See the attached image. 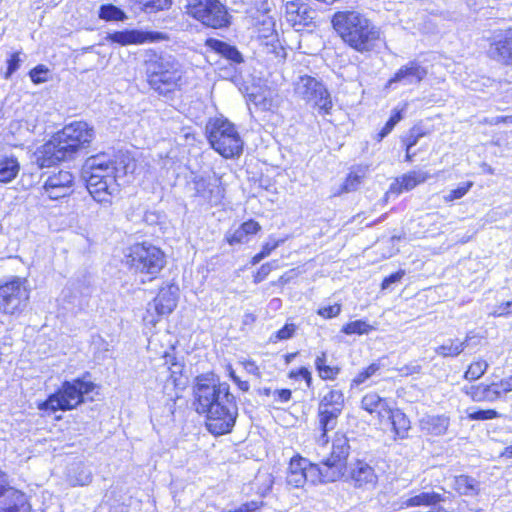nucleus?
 Instances as JSON below:
<instances>
[{
    "label": "nucleus",
    "mask_w": 512,
    "mask_h": 512,
    "mask_svg": "<svg viewBox=\"0 0 512 512\" xmlns=\"http://www.w3.org/2000/svg\"><path fill=\"white\" fill-rule=\"evenodd\" d=\"M48 72V69L45 68L43 65H38L35 68H33L29 75L33 83L38 84L45 81V78L41 77L42 74H46Z\"/></svg>",
    "instance_id": "obj_58"
},
{
    "label": "nucleus",
    "mask_w": 512,
    "mask_h": 512,
    "mask_svg": "<svg viewBox=\"0 0 512 512\" xmlns=\"http://www.w3.org/2000/svg\"><path fill=\"white\" fill-rule=\"evenodd\" d=\"M331 24L343 43L361 54L375 51L382 40L381 28L355 10L334 13Z\"/></svg>",
    "instance_id": "obj_3"
},
{
    "label": "nucleus",
    "mask_w": 512,
    "mask_h": 512,
    "mask_svg": "<svg viewBox=\"0 0 512 512\" xmlns=\"http://www.w3.org/2000/svg\"><path fill=\"white\" fill-rule=\"evenodd\" d=\"M444 501V497L442 494L434 492V491H412L408 495H405L401 498L400 507L401 508H409V507H428L433 510V507Z\"/></svg>",
    "instance_id": "obj_20"
},
{
    "label": "nucleus",
    "mask_w": 512,
    "mask_h": 512,
    "mask_svg": "<svg viewBox=\"0 0 512 512\" xmlns=\"http://www.w3.org/2000/svg\"><path fill=\"white\" fill-rule=\"evenodd\" d=\"M450 425V418L446 415H425L420 419L422 431L434 436L444 435Z\"/></svg>",
    "instance_id": "obj_26"
},
{
    "label": "nucleus",
    "mask_w": 512,
    "mask_h": 512,
    "mask_svg": "<svg viewBox=\"0 0 512 512\" xmlns=\"http://www.w3.org/2000/svg\"><path fill=\"white\" fill-rule=\"evenodd\" d=\"M345 401L341 390H329L319 401L318 408L342 413Z\"/></svg>",
    "instance_id": "obj_32"
},
{
    "label": "nucleus",
    "mask_w": 512,
    "mask_h": 512,
    "mask_svg": "<svg viewBox=\"0 0 512 512\" xmlns=\"http://www.w3.org/2000/svg\"><path fill=\"white\" fill-rule=\"evenodd\" d=\"M96 385L85 380V377L64 381L61 387L50 394L45 401L38 403L37 408L43 412L69 411L77 408L85 401V395L95 389Z\"/></svg>",
    "instance_id": "obj_6"
},
{
    "label": "nucleus",
    "mask_w": 512,
    "mask_h": 512,
    "mask_svg": "<svg viewBox=\"0 0 512 512\" xmlns=\"http://www.w3.org/2000/svg\"><path fill=\"white\" fill-rule=\"evenodd\" d=\"M193 183L194 189L198 196H201L203 198H209V196L207 195V190L210 186V183L205 178L195 177Z\"/></svg>",
    "instance_id": "obj_49"
},
{
    "label": "nucleus",
    "mask_w": 512,
    "mask_h": 512,
    "mask_svg": "<svg viewBox=\"0 0 512 512\" xmlns=\"http://www.w3.org/2000/svg\"><path fill=\"white\" fill-rule=\"evenodd\" d=\"M264 505L263 501H249L241 504L235 509L224 510L222 512H255Z\"/></svg>",
    "instance_id": "obj_48"
},
{
    "label": "nucleus",
    "mask_w": 512,
    "mask_h": 512,
    "mask_svg": "<svg viewBox=\"0 0 512 512\" xmlns=\"http://www.w3.org/2000/svg\"><path fill=\"white\" fill-rule=\"evenodd\" d=\"M74 474H70V482L73 485L84 486L91 482L92 474L90 470L85 468L83 465L78 464L73 469Z\"/></svg>",
    "instance_id": "obj_36"
},
{
    "label": "nucleus",
    "mask_w": 512,
    "mask_h": 512,
    "mask_svg": "<svg viewBox=\"0 0 512 512\" xmlns=\"http://www.w3.org/2000/svg\"><path fill=\"white\" fill-rule=\"evenodd\" d=\"M315 368L319 377L323 380H334L340 373V368L337 366H330L327 364L326 352H321L315 359Z\"/></svg>",
    "instance_id": "obj_34"
},
{
    "label": "nucleus",
    "mask_w": 512,
    "mask_h": 512,
    "mask_svg": "<svg viewBox=\"0 0 512 512\" xmlns=\"http://www.w3.org/2000/svg\"><path fill=\"white\" fill-rule=\"evenodd\" d=\"M473 182L467 181L459 185L456 189H452L449 191L447 195L444 196L445 201L451 202L457 199L462 198L467 194V192L472 188Z\"/></svg>",
    "instance_id": "obj_42"
},
{
    "label": "nucleus",
    "mask_w": 512,
    "mask_h": 512,
    "mask_svg": "<svg viewBox=\"0 0 512 512\" xmlns=\"http://www.w3.org/2000/svg\"><path fill=\"white\" fill-rule=\"evenodd\" d=\"M471 339L472 336L470 333L466 335L463 341L448 339L442 345L435 348V353L442 357H456L464 351Z\"/></svg>",
    "instance_id": "obj_31"
},
{
    "label": "nucleus",
    "mask_w": 512,
    "mask_h": 512,
    "mask_svg": "<svg viewBox=\"0 0 512 512\" xmlns=\"http://www.w3.org/2000/svg\"><path fill=\"white\" fill-rule=\"evenodd\" d=\"M286 481L294 488L303 487L307 481L325 483L320 465L312 464L302 457L291 459Z\"/></svg>",
    "instance_id": "obj_13"
},
{
    "label": "nucleus",
    "mask_w": 512,
    "mask_h": 512,
    "mask_svg": "<svg viewBox=\"0 0 512 512\" xmlns=\"http://www.w3.org/2000/svg\"><path fill=\"white\" fill-rule=\"evenodd\" d=\"M125 263L136 274H140L142 282L154 280L166 265V255L157 246L148 243H135L125 254Z\"/></svg>",
    "instance_id": "obj_5"
},
{
    "label": "nucleus",
    "mask_w": 512,
    "mask_h": 512,
    "mask_svg": "<svg viewBox=\"0 0 512 512\" xmlns=\"http://www.w3.org/2000/svg\"><path fill=\"white\" fill-rule=\"evenodd\" d=\"M404 275H405L404 270H399L395 273H392L388 277L384 278V280L382 281V284H381V288L383 290L391 289L392 284L400 282Z\"/></svg>",
    "instance_id": "obj_52"
},
{
    "label": "nucleus",
    "mask_w": 512,
    "mask_h": 512,
    "mask_svg": "<svg viewBox=\"0 0 512 512\" xmlns=\"http://www.w3.org/2000/svg\"><path fill=\"white\" fill-rule=\"evenodd\" d=\"M464 392L475 402H494L499 398V391L496 389L495 383L489 385H471L464 387Z\"/></svg>",
    "instance_id": "obj_28"
},
{
    "label": "nucleus",
    "mask_w": 512,
    "mask_h": 512,
    "mask_svg": "<svg viewBox=\"0 0 512 512\" xmlns=\"http://www.w3.org/2000/svg\"><path fill=\"white\" fill-rule=\"evenodd\" d=\"M420 137H422V134L419 132L415 133V129H412L410 135L405 140L407 150H411L418 143Z\"/></svg>",
    "instance_id": "obj_62"
},
{
    "label": "nucleus",
    "mask_w": 512,
    "mask_h": 512,
    "mask_svg": "<svg viewBox=\"0 0 512 512\" xmlns=\"http://www.w3.org/2000/svg\"><path fill=\"white\" fill-rule=\"evenodd\" d=\"M470 420H492L500 417V414L494 409H479L476 411L468 412L467 415Z\"/></svg>",
    "instance_id": "obj_43"
},
{
    "label": "nucleus",
    "mask_w": 512,
    "mask_h": 512,
    "mask_svg": "<svg viewBox=\"0 0 512 512\" xmlns=\"http://www.w3.org/2000/svg\"><path fill=\"white\" fill-rule=\"evenodd\" d=\"M340 312L341 306L339 304L326 306L318 310V314L326 319L336 317L339 315Z\"/></svg>",
    "instance_id": "obj_54"
},
{
    "label": "nucleus",
    "mask_w": 512,
    "mask_h": 512,
    "mask_svg": "<svg viewBox=\"0 0 512 512\" xmlns=\"http://www.w3.org/2000/svg\"><path fill=\"white\" fill-rule=\"evenodd\" d=\"M372 329L373 327L367 322L363 320H356L344 325L341 331L347 335H363L368 334Z\"/></svg>",
    "instance_id": "obj_37"
},
{
    "label": "nucleus",
    "mask_w": 512,
    "mask_h": 512,
    "mask_svg": "<svg viewBox=\"0 0 512 512\" xmlns=\"http://www.w3.org/2000/svg\"><path fill=\"white\" fill-rule=\"evenodd\" d=\"M206 134L211 147L224 158L239 156L243 151V141L234 124L227 119H210Z\"/></svg>",
    "instance_id": "obj_7"
},
{
    "label": "nucleus",
    "mask_w": 512,
    "mask_h": 512,
    "mask_svg": "<svg viewBox=\"0 0 512 512\" xmlns=\"http://www.w3.org/2000/svg\"><path fill=\"white\" fill-rule=\"evenodd\" d=\"M428 74L427 69L418 61H409L401 66L394 76L387 82V88H393L395 84L416 85L419 84Z\"/></svg>",
    "instance_id": "obj_16"
},
{
    "label": "nucleus",
    "mask_w": 512,
    "mask_h": 512,
    "mask_svg": "<svg viewBox=\"0 0 512 512\" xmlns=\"http://www.w3.org/2000/svg\"><path fill=\"white\" fill-rule=\"evenodd\" d=\"M491 314L495 317L507 316L512 314V301L503 302L497 305Z\"/></svg>",
    "instance_id": "obj_57"
},
{
    "label": "nucleus",
    "mask_w": 512,
    "mask_h": 512,
    "mask_svg": "<svg viewBox=\"0 0 512 512\" xmlns=\"http://www.w3.org/2000/svg\"><path fill=\"white\" fill-rule=\"evenodd\" d=\"M243 365L248 373L260 377V370L254 361H246Z\"/></svg>",
    "instance_id": "obj_64"
},
{
    "label": "nucleus",
    "mask_w": 512,
    "mask_h": 512,
    "mask_svg": "<svg viewBox=\"0 0 512 512\" xmlns=\"http://www.w3.org/2000/svg\"><path fill=\"white\" fill-rule=\"evenodd\" d=\"M66 160H68L67 154L63 153L53 137L45 144L38 147L33 154V162L41 169L51 167Z\"/></svg>",
    "instance_id": "obj_17"
},
{
    "label": "nucleus",
    "mask_w": 512,
    "mask_h": 512,
    "mask_svg": "<svg viewBox=\"0 0 512 512\" xmlns=\"http://www.w3.org/2000/svg\"><path fill=\"white\" fill-rule=\"evenodd\" d=\"M363 176L364 174H359L358 172L356 171H351L344 184H343V191L345 192H351V191H354L356 190L359 185L362 183V179H363Z\"/></svg>",
    "instance_id": "obj_44"
},
{
    "label": "nucleus",
    "mask_w": 512,
    "mask_h": 512,
    "mask_svg": "<svg viewBox=\"0 0 512 512\" xmlns=\"http://www.w3.org/2000/svg\"><path fill=\"white\" fill-rule=\"evenodd\" d=\"M143 67L148 85L158 94L167 95L180 88L183 70L174 56L148 52Z\"/></svg>",
    "instance_id": "obj_4"
},
{
    "label": "nucleus",
    "mask_w": 512,
    "mask_h": 512,
    "mask_svg": "<svg viewBox=\"0 0 512 512\" xmlns=\"http://www.w3.org/2000/svg\"><path fill=\"white\" fill-rule=\"evenodd\" d=\"M266 39L265 47L268 53H275L277 57L285 54L284 49L277 38V34L272 32L270 36H266Z\"/></svg>",
    "instance_id": "obj_45"
},
{
    "label": "nucleus",
    "mask_w": 512,
    "mask_h": 512,
    "mask_svg": "<svg viewBox=\"0 0 512 512\" xmlns=\"http://www.w3.org/2000/svg\"><path fill=\"white\" fill-rule=\"evenodd\" d=\"M277 267V261L263 264L254 276V283L258 284L266 279L269 273Z\"/></svg>",
    "instance_id": "obj_47"
},
{
    "label": "nucleus",
    "mask_w": 512,
    "mask_h": 512,
    "mask_svg": "<svg viewBox=\"0 0 512 512\" xmlns=\"http://www.w3.org/2000/svg\"><path fill=\"white\" fill-rule=\"evenodd\" d=\"M273 398L276 403H287L292 398L290 389H276L273 391Z\"/></svg>",
    "instance_id": "obj_55"
},
{
    "label": "nucleus",
    "mask_w": 512,
    "mask_h": 512,
    "mask_svg": "<svg viewBox=\"0 0 512 512\" xmlns=\"http://www.w3.org/2000/svg\"><path fill=\"white\" fill-rule=\"evenodd\" d=\"M26 280L15 277L0 286V310L6 314L21 312L29 299Z\"/></svg>",
    "instance_id": "obj_12"
},
{
    "label": "nucleus",
    "mask_w": 512,
    "mask_h": 512,
    "mask_svg": "<svg viewBox=\"0 0 512 512\" xmlns=\"http://www.w3.org/2000/svg\"><path fill=\"white\" fill-rule=\"evenodd\" d=\"M227 242L230 245L243 244L248 242L249 236L239 226L232 232H228L226 235Z\"/></svg>",
    "instance_id": "obj_46"
},
{
    "label": "nucleus",
    "mask_w": 512,
    "mask_h": 512,
    "mask_svg": "<svg viewBox=\"0 0 512 512\" xmlns=\"http://www.w3.org/2000/svg\"><path fill=\"white\" fill-rule=\"evenodd\" d=\"M349 451L348 438L343 434H336L333 439L330 457L320 464L324 474V482H335L344 476Z\"/></svg>",
    "instance_id": "obj_11"
},
{
    "label": "nucleus",
    "mask_w": 512,
    "mask_h": 512,
    "mask_svg": "<svg viewBox=\"0 0 512 512\" xmlns=\"http://www.w3.org/2000/svg\"><path fill=\"white\" fill-rule=\"evenodd\" d=\"M290 377L291 378L301 377L306 381L308 387L311 386L312 375H311V372L305 367L299 368L297 372L292 371L290 373Z\"/></svg>",
    "instance_id": "obj_61"
},
{
    "label": "nucleus",
    "mask_w": 512,
    "mask_h": 512,
    "mask_svg": "<svg viewBox=\"0 0 512 512\" xmlns=\"http://www.w3.org/2000/svg\"><path fill=\"white\" fill-rule=\"evenodd\" d=\"M386 417L391 421L393 431L398 438L404 439L408 436L410 420L401 410L390 407Z\"/></svg>",
    "instance_id": "obj_30"
},
{
    "label": "nucleus",
    "mask_w": 512,
    "mask_h": 512,
    "mask_svg": "<svg viewBox=\"0 0 512 512\" xmlns=\"http://www.w3.org/2000/svg\"><path fill=\"white\" fill-rule=\"evenodd\" d=\"M74 176L71 172L60 170L50 175L44 183V191L52 200L69 196L73 191Z\"/></svg>",
    "instance_id": "obj_15"
},
{
    "label": "nucleus",
    "mask_w": 512,
    "mask_h": 512,
    "mask_svg": "<svg viewBox=\"0 0 512 512\" xmlns=\"http://www.w3.org/2000/svg\"><path fill=\"white\" fill-rule=\"evenodd\" d=\"M179 288L176 285H167L159 290L157 296L148 304L147 313L153 317L155 313L157 317L170 314L177 306ZM159 318L150 320L155 324Z\"/></svg>",
    "instance_id": "obj_14"
},
{
    "label": "nucleus",
    "mask_w": 512,
    "mask_h": 512,
    "mask_svg": "<svg viewBox=\"0 0 512 512\" xmlns=\"http://www.w3.org/2000/svg\"><path fill=\"white\" fill-rule=\"evenodd\" d=\"M348 479L356 488L370 489L377 483V475L373 467L363 461H357L349 468Z\"/></svg>",
    "instance_id": "obj_19"
},
{
    "label": "nucleus",
    "mask_w": 512,
    "mask_h": 512,
    "mask_svg": "<svg viewBox=\"0 0 512 512\" xmlns=\"http://www.w3.org/2000/svg\"><path fill=\"white\" fill-rule=\"evenodd\" d=\"M396 370L400 376L407 377L413 374H419L422 370V367L417 362H411L400 368H396Z\"/></svg>",
    "instance_id": "obj_50"
},
{
    "label": "nucleus",
    "mask_w": 512,
    "mask_h": 512,
    "mask_svg": "<svg viewBox=\"0 0 512 512\" xmlns=\"http://www.w3.org/2000/svg\"><path fill=\"white\" fill-rule=\"evenodd\" d=\"M196 411L206 417V427L214 435L230 433L238 417L235 396L227 383L198 376L193 388Z\"/></svg>",
    "instance_id": "obj_1"
},
{
    "label": "nucleus",
    "mask_w": 512,
    "mask_h": 512,
    "mask_svg": "<svg viewBox=\"0 0 512 512\" xmlns=\"http://www.w3.org/2000/svg\"><path fill=\"white\" fill-rule=\"evenodd\" d=\"M164 359L165 364L169 365V370L172 375L181 373L182 365L177 362L176 357L173 354L165 353Z\"/></svg>",
    "instance_id": "obj_56"
},
{
    "label": "nucleus",
    "mask_w": 512,
    "mask_h": 512,
    "mask_svg": "<svg viewBox=\"0 0 512 512\" xmlns=\"http://www.w3.org/2000/svg\"><path fill=\"white\" fill-rule=\"evenodd\" d=\"M430 177L425 171H411L397 178L390 186L392 193L400 194L403 191H410L418 184L425 182Z\"/></svg>",
    "instance_id": "obj_23"
},
{
    "label": "nucleus",
    "mask_w": 512,
    "mask_h": 512,
    "mask_svg": "<svg viewBox=\"0 0 512 512\" xmlns=\"http://www.w3.org/2000/svg\"><path fill=\"white\" fill-rule=\"evenodd\" d=\"M230 377L232 378V380L235 382V384H237L238 388L240 390H242L243 392H246L249 390V383L247 381H242L236 374L235 372L231 369L230 370Z\"/></svg>",
    "instance_id": "obj_63"
},
{
    "label": "nucleus",
    "mask_w": 512,
    "mask_h": 512,
    "mask_svg": "<svg viewBox=\"0 0 512 512\" xmlns=\"http://www.w3.org/2000/svg\"><path fill=\"white\" fill-rule=\"evenodd\" d=\"M53 138L70 160L79 150L91 143L94 138V130L84 121H75L66 125Z\"/></svg>",
    "instance_id": "obj_9"
},
{
    "label": "nucleus",
    "mask_w": 512,
    "mask_h": 512,
    "mask_svg": "<svg viewBox=\"0 0 512 512\" xmlns=\"http://www.w3.org/2000/svg\"><path fill=\"white\" fill-rule=\"evenodd\" d=\"M287 20L293 26H307L314 19L315 11L299 0H285Z\"/></svg>",
    "instance_id": "obj_21"
},
{
    "label": "nucleus",
    "mask_w": 512,
    "mask_h": 512,
    "mask_svg": "<svg viewBox=\"0 0 512 512\" xmlns=\"http://www.w3.org/2000/svg\"><path fill=\"white\" fill-rule=\"evenodd\" d=\"M380 369V364L372 363L364 370L360 371L352 380V386H358L373 376Z\"/></svg>",
    "instance_id": "obj_41"
},
{
    "label": "nucleus",
    "mask_w": 512,
    "mask_h": 512,
    "mask_svg": "<svg viewBox=\"0 0 512 512\" xmlns=\"http://www.w3.org/2000/svg\"><path fill=\"white\" fill-rule=\"evenodd\" d=\"M342 413L335 412L327 409L318 408V428L321 431V435L318 438V443L325 445L328 443L327 432L334 430L338 423V418Z\"/></svg>",
    "instance_id": "obj_25"
},
{
    "label": "nucleus",
    "mask_w": 512,
    "mask_h": 512,
    "mask_svg": "<svg viewBox=\"0 0 512 512\" xmlns=\"http://www.w3.org/2000/svg\"><path fill=\"white\" fill-rule=\"evenodd\" d=\"M295 95L306 104L317 109L318 114L326 117L332 113L333 101L331 95L322 83L315 77L301 75L294 83Z\"/></svg>",
    "instance_id": "obj_8"
},
{
    "label": "nucleus",
    "mask_w": 512,
    "mask_h": 512,
    "mask_svg": "<svg viewBox=\"0 0 512 512\" xmlns=\"http://www.w3.org/2000/svg\"><path fill=\"white\" fill-rule=\"evenodd\" d=\"M487 368L488 363L484 360L473 362L469 365L464 377L467 380H477L486 372Z\"/></svg>",
    "instance_id": "obj_38"
},
{
    "label": "nucleus",
    "mask_w": 512,
    "mask_h": 512,
    "mask_svg": "<svg viewBox=\"0 0 512 512\" xmlns=\"http://www.w3.org/2000/svg\"><path fill=\"white\" fill-rule=\"evenodd\" d=\"M488 53L499 62L512 64V29L506 30L501 39L492 43Z\"/></svg>",
    "instance_id": "obj_22"
},
{
    "label": "nucleus",
    "mask_w": 512,
    "mask_h": 512,
    "mask_svg": "<svg viewBox=\"0 0 512 512\" xmlns=\"http://www.w3.org/2000/svg\"><path fill=\"white\" fill-rule=\"evenodd\" d=\"M132 169L133 164L128 156L99 153L86 159L82 176L92 198L98 203L109 205L112 196L118 192L117 179Z\"/></svg>",
    "instance_id": "obj_2"
},
{
    "label": "nucleus",
    "mask_w": 512,
    "mask_h": 512,
    "mask_svg": "<svg viewBox=\"0 0 512 512\" xmlns=\"http://www.w3.org/2000/svg\"><path fill=\"white\" fill-rule=\"evenodd\" d=\"M205 45L232 64H241L244 62L243 55L234 45L215 38H208Z\"/></svg>",
    "instance_id": "obj_24"
},
{
    "label": "nucleus",
    "mask_w": 512,
    "mask_h": 512,
    "mask_svg": "<svg viewBox=\"0 0 512 512\" xmlns=\"http://www.w3.org/2000/svg\"><path fill=\"white\" fill-rule=\"evenodd\" d=\"M453 488L460 495L475 497L481 491V484L472 476L462 474L454 477Z\"/></svg>",
    "instance_id": "obj_29"
},
{
    "label": "nucleus",
    "mask_w": 512,
    "mask_h": 512,
    "mask_svg": "<svg viewBox=\"0 0 512 512\" xmlns=\"http://www.w3.org/2000/svg\"><path fill=\"white\" fill-rule=\"evenodd\" d=\"M142 4L145 12L153 13L168 9L172 4V0H142Z\"/></svg>",
    "instance_id": "obj_40"
},
{
    "label": "nucleus",
    "mask_w": 512,
    "mask_h": 512,
    "mask_svg": "<svg viewBox=\"0 0 512 512\" xmlns=\"http://www.w3.org/2000/svg\"><path fill=\"white\" fill-rule=\"evenodd\" d=\"M496 389L499 391V398H502L507 393L512 392V376L501 379L499 382H494Z\"/></svg>",
    "instance_id": "obj_53"
},
{
    "label": "nucleus",
    "mask_w": 512,
    "mask_h": 512,
    "mask_svg": "<svg viewBox=\"0 0 512 512\" xmlns=\"http://www.w3.org/2000/svg\"><path fill=\"white\" fill-rule=\"evenodd\" d=\"M20 165L13 156H0V182H11L19 173Z\"/></svg>",
    "instance_id": "obj_33"
},
{
    "label": "nucleus",
    "mask_w": 512,
    "mask_h": 512,
    "mask_svg": "<svg viewBox=\"0 0 512 512\" xmlns=\"http://www.w3.org/2000/svg\"><path fill=\"white\" fill-rule=\"evenodd\" d=\"M390 407L388 400L376 393H368L361 400V408L370 414H376L379 419L386 417Z\"/></svg>",
    "instance_id": "obj_27"
},
{
    "label": "nucleus",
    "mask_w": 512,
    "mask_h": 512,
    "mask_svg": "<svg viewBox=\"0 0 512 512\" xmlns=\"http://www.w3.org/2000/svg\"><path fill=\"white\" fill-rule=\"evenodd\" d=\"M158 33L144 32L138 29H126L109 33L106 40L121 46L138 45L146 42H154L158 39Z\"/></svg>",
    "instance_id": "obj_18"
},
{
    "label": "nucleus",
    "mask_w": 512,
    "mask_h": 512,
    "mask_svg": "<svg viewBox=\"0 0 512 512\" xmlns=\"http://www.w3.org/2000/svg\"><path fill=\"white\" fill-rule=\"evenodd\" d=\"M20 62L21 59L18 52L11 55V57L7 60V71L4 75L5 79H9L11 75L19 68Z\"/></svg>",
    "instance_id": "obj_51"
},
{
    "label": "nucleus",
    "mask_w": 512,
    "mask_h": 512,
    "mask_svg": "<svg viewBox=\"0 0 512 512\" xmlns=\"http://www.w3.org/2000/svg\"><path fill=\"white\" fill-rule=\"evenodd\" d=\"M185 12L208 27L223 28L230 24L227 9L219 0H187Z\"/></svg>",
    "instance_id": "obj_10"
},
{
    "label": "nucleus",
    "mask_w": 512,
    "mask_h": 512,
    "mask_svg": "<svg viewBox=\"0 0 512 512\" xmlns=\"http://www.w3.org/2000/svg\"><path fill=\"white\" fill-rule=\"evenodd\" d=\"M296 325L293 323H286L281 329L270 336V342L276 343L282 340H288L293 337L296 331Z\"/></svg>",
    "instance_id": "obj_39"
},
{
    "label": "nucleus",
    "mask_w": 512,
    "mask_h": 512,
    "mask_svg": "<svg viewBox=\"0 0 512 512\" xmlns=\"http://www.w3.org/2000/svg\"><path fill=\"white\" fill-rule=\"evenodd\" d=\"M98 17L104 21H123L127 18L125 12L113 4H103L98 11Z\"/></svg>",
    "instance_id": "obj_35"
},
{
    "label": "nucleus",
    "mask_w": 512,
    "mask_h": 512,
    "mask_svg": "<svg viewBox=\"0 0 512 512\" xmlns=\"http://www.w3.org/2000/svg\"><path fill=\"white\" fill-rule=\"evenodd\" d=\"M283 243H284V239H279V240H271L270 239L268 242H266L262 246L261 252L266 257H268L272 253V251H274L277 247H279Z\"/></svg>",
    "instance_id": "obj_60"
},
{
    "label": "nucleus",
    "mask_w": 512,
    "mask_h": 512,
    "mask_svg": "<svg viewBox=\"0 0 512 512\" xmlns=\"http://www.w3.org/2000/svg\"><path fill=\"white\" fill-rule=\"evenodd\" d=\"M240 227L248 236L256 234L261 229L259 223L253 220L244 222Z\"/></svg>",
    "instance_id": "obj_59"
}]
</instances>
